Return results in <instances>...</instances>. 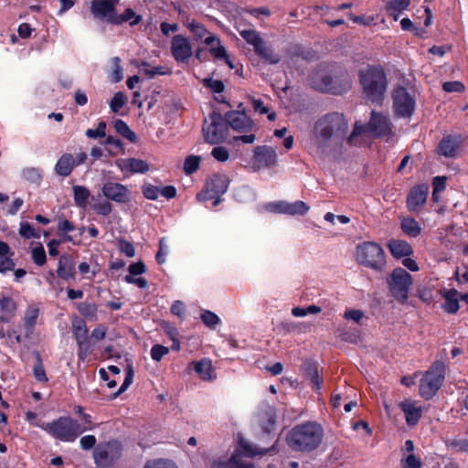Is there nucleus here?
Listing matches in <instances>:
<instances>
[{
  "mask_svg": "<svg viewBox=\"0 0 468 468\" xmlns=\"http://www.w3.org/2000/svg\"><path fill=\"white\" fill-rule=\"evenodd\" d=\"M393 125L388 116L372 111L367 124L356 122L352 133L348 137L350 144L362 146L367 144V137L383 138L392 135Z\"/></svg>",
  "mask_w": 468,
  "mask_h": 468,
  "instance_id": "nucleus-1",
  "label": "nucleus"
},
{
  "mask_svg": "<svg viewBox=\"0 0 468 468\" xmlns=\"http://www.w3.org/2000/svg\"><path fill=\"white\" fill-rule=\"evenodd\" d=\"M324 436L320 424L308 421L293 427L287 435L288 445L297 452H312L319 447Z\"/></svg>",
  "mask_w": 468,
  "mask_h": 468,
  "instance_id": "nucleus-2",
  "label": "nucleus"
},
{
  "mask_svg": "<svg viewBox=\"0 0 468 468\" xmlns=\"http://www.w3.org/2000/svg\"><path fill=\"white\" fill-rule=\"evenodd\" d=\"M360 83L363 91L371 102L380 104L388 87V80L384 69L380 66L368 67L360 72Z\"/></svg>",
  "mask_w": 468,
  "mask_h": 468,
  "instance_id": "nucleus-3",
  "label": "nucleus"
},
{
  "mask_svg": "<svg viewBox=\"0 0 468 468\" xmlns=\"http://www.w3.org/2000/svg\"><path fill=\"white\" fill-rule=\"evenodd\" d=\"M347 129L348 124L344 115L333 112L315 122L314 135L317 144H324L335 136L345 135Z\"/></svg>",
  "mask_w": 468,
  "mask_h": 468,
  "instance_id": "nucleus-4",
  "label": "nucleus"
},
{
  "mask_svg": "<svg viewBox=\"0 0 468 468\" xmlns=\"http://www.w3.org/2000/svg\"><path fill=\"white\" fill-rule=\"evenodd\" d=\"M34 425L63 441H73L81 433L80 424L69 417H60L48 423L34 422Z\"/></svg>",
  "mask_w": 468,
  "mask_h": 468,
  "instance_id": "nucleus-5",
  "label": "nucleus"
},
{
  "mask_svg": "<svg viewBox=\"0 0 468 468\" xmlns=\"http://www.w3.org/2000/svg\"><path fill=\"white\" fill-rule=\"evenodd\" d=\"M210 119V123L205 122L203 125L205 141L210 144H220L227 139L229 127H233L232 112H226L225 117L221 113L214 112Z\"/></svg>",
  "mask_w": 468,
  "mask_h": 468,
  "instance_id": "nucleus-6",
  "label": "nucleus"
},
{
  "mask_svg": "<svg viewBox=\"0 0 468 468\" xmlns=\"http://www.w3.org/2000/svg\"><path fill=\"white\" fill-rule=\"evenodd\" d=\"M356 260L360 265L376 271H382L386 266L382 247L373 241H365L356 246Z\"/></svg>",
  "mask_w": 468,
  "mask_h": 468,
  "instance_id": "nucleus-7",
  "label": "nucleus"
},
{
  "mask_svg": "<svg viewBox=\"0 0 468 468\" xmlns=\"http://www.w3.org/2000/svg\"><path fill=\"white\" fill-rule=\"evenodd\" d=\"M445 375V366L441 361L434 362L423 374L419 387V393L424 399H431L442 385Z\"/></svg>",
  "mask_w": 468,
  "mask_h": 468,
  "instance_id": "nucleus-8",
  "label": "nucleus"
},
{
  "mask_svg": "<svg viewBox=\"0 0 468 468\" xmlns=\"http://www.w3.org/2000/svg\"><path fill=\"white\" fill-rule=\"evenodd\" d=\"M309 83L319 91L333 94H341L349 90L351 86L347 79L343 80H335L324 68L318 69L311 74Z\"/></svg>",
  "mask_w": 468,
  "mask_h": 468,
  "instance_id": "nucleus-9",
  "label": "nucleus"
},
{
  "mask_svg": "<svg viewBox=\"0 0 468 468\" xmlns=\"http://www.w3.org/2000/svg\"><path fill=\"white\" fill-rule=\"evenodd\" d=\"M391 295L399 303H404L412 286L411 275L402 268H396L387 279Z\"/></svg>",
  "mask_w": 468,
  "mask_h": 468,
  "instance_id": "nucleus-10",
  "label": "nucleus"
},
{
  "mask_svg": "<svg viewBox=\"0 0 468 468\" xmlns=\"http://www.w3.org/2000/svg\"><path fill=\"white\" fill-rule=\"evenodd\" d=\"M256 126L253 121L246 115L241 103L236 109V154L241 144H252L256 139Z\"/></svg>",
  "mask_w": 468,
  "mask_h": 468,
  "instance_id": "nucleus-11",
  "label": "nucleus"
},
{
  "mask_svg": "<svg viewBox=\"0 0 468 468\" xmlns=\"http://www.w3.org/2000/svg\"><path fill=\"white\" fill-rule=\"evenodd\" d=\"M239 33L246 42L253 47L255 53L266 62L270 64L280 62L281 57L273 52L271 48L263 41L257 31L253 29L240 30Z\"/></svg>",
  "mask_w": 468,
  "mask_h": 468,
  "instance_id": "nucleus-12",
  "label": "nucleus"
},
{
  "mask_svg": "<svg viewBox=\"0 0 468 468\" xmlns=\"http://www.w3.org/2000/svg\"><path fill=\"white\" fill-rule=\"evenodd\" d=\"M229 183L230 180L225 175L213 176L207 180L205 190L197 194V200L205 202L216 198L213 205L218 206L221 201L218 196L228 190Z\"/></svg>",
  "mask_w": 468,
  "mask_h": 468,
  "instance_id": "nucleus-13",
  "label": "nucleus"
},
{
  "mask_svg": "<svg viewBox=\"0 0 468 468\" xmlns=\"http://www.w3.org/2000/svg\"><path fill=\"white\" fill-rule=\"evenodd\" d=\"M392 98L394 113L397 117L410 118L413 114L416 101L405 88L399 87L395 89Z\"/></svg>",
  "mask_w": 468,
  "mask_h": 468,
  "instance_id": "nucleus-14",
  "label": "nucleus"
},
{
  "mask_svg": "<svg viewBox=\"0 0 468 468\" xmlns=\"http://www.w3.org/2000/svg\"><path fill=\"white\" fill-rule=\"evenodd\" d=\"M72 333L79 347V359L84 361L87 356L91 353V348L88 340V327L83 319L79 317L72 319Z\"/></svg>",
  "mask_w": 468,
  "mask_h": 468,
  "instance_id": "nucleus-15",
  "label": "nucleus"
},
{
  "mask_svg": "<svg viewBox=\"0 0 468 468\" xmlns=\"http://www.w3.org/2000/svg\"><path fill=\"white\" fill-rule=\"evenodd\" d=\"M268 451V449L259 448L240 435L238 437V441L236 442V457L238 455L245 457L261 456L266 454ZM236 468H254V465L250 462H243L236 458Z\"/></svg>",
  "mask_w": 468,
  "mask_h": 468,
  "instance_id": "nucleus-16",
  "label": "nucleus"
},
{
  "mask_svg": "<svg viewBox=\"0 0 468 468\" xmlns=\"http://www.w3.org/2000/svg\"><path fill=\"white\" fill-rule=\"evenodd\" d=\"M277 164V154L276 151L267 145L258 146L253 151L251 159V168L253 170H259L264 167H271Z\"/></svg>",
  "mask_w": 468,
  "mask_h": 468,
  "instance_id": "nucleus-17",
  "label": "nucleus"
},
{
  "mask_svg": "<svg viewBox=\"0 0 468 468\" xmlns=\"http://www.w3.org/2000/svg\"><path fill=\"white\" fill-rule=\"evenodd\" d=\"M120 455V447L116 442L98 447L94 452V461L101 468L111 465Z\"/></svg>",
  "mask_w": 468,
  "mask_h": 468,
  "instance_id": "nucleus-18",
  "label": "nucleus"
},
{
  "mask_svg": "<svg viewBox=\"0 0 468 468\" xmlns=\"http://www.w3.org/2000/svg\"><path fill=\"white\" fill-rule=\"evenodd\" d=\"M117 0H93L91 2V13L95 17L113 24L115 21V5Z\"/></svg>",
  "mask_w": 468,
  "mask_h": 468,
  "instance_id": "nucleus-19",
  "label": "nucleus"
},
{
  "mask_svg": "<svg viewBox=\"0 0 468 468\" xmlns=\"http://www.w3.org/2000/svg\"><path fill=\"white\" fill-rule=\"evenodd\" d=\"M171 52L177 62H186L193 53L188 39L181 35H176L173 37Z\"/></svg>",
  "mask_w": 468,
  "mask_h": 468,
  "instance_id": "nucleus-20",
  "label": "nucleus"
},
{
  "mask_svg": "<svg viewBox=\"0 0 468 468\" xmlns=\"http://www.w3.org/2000/svg\"><path fill=\"white\" fill-rule=\"evenodd\" d=\"M429 186L427 184L418 185L412 187L407 197V207L411 212L418 211L427 200Z\"/></svg>",
  "mask_w": 468,
  "mask_h": 468,
  "instance_id": "nucleus-21",
  "label": "nucleus"
},
{
  "mask_svg": "<svg viewBox=\"0 0 468 468\" xmlns=\"http://www.w3.org/2000/svg\"><path fill=\"white\" fill-rule=\"evenodd\" d=\"M102 193L108 199L119 203L126 202L130 197L128 187L119 183H106L102 187Z\"/></svg>",
  "mask_w": 468,
  "mask_h": 468,
  "instance_id": "nucleus-22",
  "label": "nucleus"
},
{
  "mask_svg": "<svg viewBox=\"0 0 468 468\" xmlns=\"http://www.w3.org/2000/svg\"><path fill=\"white\" fill-rule=\"evenodd\" d=\"M399 407L403 411L409 426H415L419 422L422 415V408L416 400L405 399L399 404Z\"/></svg>",
  "mask_w": 468,
  "mask_h": 468,
  "instance_id": "nucleus-23",
  "label": "nucleus"
},
{
  "mask_svg": "<svg viewBox=\"0 0 468 468\" xmlns=\"http://www.w3.org/2000/svg\"><path fill=\"white\" fill-rule=\"evenodd\" d=\"M461 138L455 135L444 136L439 143L437 152L440 155L454 158L458 155Z\"/></svg>",
  "mask_w": 468,
  "mask_h": 468,
  "instance_id": "nucleus-24",
  "label": "nucleus"
},
{
  "mask_svg": "<svg viewBox=\"0 0 468 468\" xmlns=\"http://www.w3.org/2000/svg\"><path fill=\"white\" fill-rule=\"evenodd\" d=\"M257 421L262 432L271 433L276 426L275 410L272 407H267L257 415Z\"/></svg>",
  "mask_w": 468,
  "mask_h": 468,
  "instance_id": "nucleus-25",
  "label": "nucleus"
},
{
  "mask_svg": "<svg viewBox=\"0 0 468 468\" xmlns=\"http://www.w3.org/2000/svg\"><path fill=\"white\" fill-rule=\"evenodd\" d=\"M388 248L394 258L400 259L412 254L413 250L409 242L402 239H392L388 242Z\"/></svg>",
  "mask_w": 468,
  "mask_h": 468,
  "instance_id": "nucleus-26",
  "label": "nucleus"
},
{
  "mask_svg": "<svg viewBox=\"0 0 468 468\" xmlns=\"http://www.w3.org/2000/svg\"><path fill=\"white\" fill-rule=\"evenodd\" d=\"M117 165L122 171H129L133 174H144L149 170L148 164L142 159L128 158L125 160L119 161Z\"/></svg>",
  "mask_w": 468,
  "mask_h": 468,
  "instance_id": "nucleus-27",
  "label": "nucleus"
},
{
  "mask_svg": "<svg viewBox=\"0 0 468 468\" xmlns=\"http://www.w3.org/2000/svg\"><path fill=\"white\" fill-rule=\"evenodd\" d=\"M190 31L197 40L203 41L206 45L214 44L217 36L208 32L201 24L192 22L188 25Z\"/></svg>",
  "mask_w": 468,
  "mask_h": 468,
  "instance_id": "nucleus-28",
  "label": "nucleus"
},
{
  "mask_svg": "<svg viewBox=\"0 0 468 468\" xmlns=\"http://www.w3.org/2000/svg\"><path fill=\"white\" fill-rule=\"evenodd\" d=\"M76 165L74 157L69 154H64L58 160L55 165V171L61 176H68L70 175L73 167Z\"/></svg>",
  "mask_w": 468,
  "mask_h": 468,
  "instance_id": "nucleus-29",
  "label": "nucleus"
},
{
  "mask_svg": "<svg viewBox=\"0 0 468 468\" xmlns=\"http://www.w3.org/2000/svg\"><path fill=\"white\" fill-rule=\"evenodd\" d=\"M39 310L34 306L27 309L23 318L24 328L26 330V338H29L34 332V328L38 318Z\"/></svg>",
  "mask_w": 468,
  "mask_h": 468,
  "instance_id": "nucleus-30",
  "label": "nucleus"
},
{
  "mask_svg": "<svg viewBox=\"0 0 468 468\" xmlns=\"http://www.w3.org/2000/svg\"><path fill=\"white\" fill-rule=\"evenodd\" d=\"M411 0H388L386 5V11L394 20H398L401 14L406 11Z\"/></svg>",
  "mask_w": 468,
  "mask_h": 468,
  "instance_id": "nucleus-31",
  "label": "nucleus"
},
{
  "mask_svg": "<svg viewBox=\"0 0 468 468\" xmlns=\"http://www.w3.org/2000/svg\"><path fill=\"white\" fill-rule=\"evenodd\" d=\"M445 300L443 309L448 314H455L459 310L458 292L454 289L447 290L442 293Z\"/></svg>",
  "mask_w": 468,
  "mask_h": 468,
  "instance_id": "nucleus-32",
  "label": "nucleus"
},
{
  "mask_svg": "<svg viewBox=\"0 0 468 468\" xmlns=\"http://www.w3.org/2000/svg\"><path fill=\"white\" fill-rule=\"evenodd\" d=\"M10 248L3 241H0V272L11 271L15 264L10 258Z\"/></svg>",
  "mask_w": 468,
  "mask_h": 468,
  "instance_id": "nucleus-33",
  "label": "nucleus"
},
{
  "mask_svg": "<svg viewBox=\"0 0 468 468\" xmlns=\"http://www.w3.org/2000/svg\"><path fill=\"white\" fill-rule=\"evenodd\" d=\"M401 229L410 237H418L421 233V227L413 218H405L401 220Z\"/></svg>",
  "mask_w": 468,
  "mask_h": 468,
  "instance_id": "nucleus-34",
  "label": "nucleus"
},
{
  "mask_svg": "<svg viewBox=\"0 0 468 468\" xmlns=\"http://www.w3.org/2000/svg\"><path fill=\"white\" fill-rule=\"evenodd\" d=\"M121 63L122 59L119 57H113L110 59L111 69L109 70V77L114 83H117L123 79V69Z\"/></svg>",
  "mask_w": 468,
  "mask_h": 468,
  "instance_id": "nucleus-35",
  "label": "nucleus"
},
{
  "mask_svg": "<svg viewBox=\"0 0 468 468\" xmlns=\"http://www.w3.org/2000/svg\"><path fill=\"white\" fill-rule=\"evenodd\" d=\"M209 47L208 50L211 55H213L218 59L225 60L229 68H234V65L229 59V57L227 54L226 48L221 45L220 40L217 37V41L214 44L207 45Z\"/></svg>",
  "mask_w": 468,
  "mask_h": 468,
  "instance_id": "nucleus-36",
  "label": "nucleus"
},
{
  "mask_svg": "<svg viewBox=\"0 0 468 468\" xmlns=\"http://www.w3.org/2000/svg\"><path fill=\"white\" fill-rule=\"evenodd\" d=\"M195 370L204 380H210L213 378V369L211 361L208 359H202L195 364Z\"/></svg>",
  "mask_w": 468,
  "mask_h": 468,
  "instance_id": "nucleus-37",
  "label": "nucleus"
},
{
  "mask_svg": "<svg viewBox=\"0 0 468 468\" xmlns=\"http://www.w3.org/2000/svg\"><path fill=\"white\" fill-rule=\"evenodd\" d=\"M77 308L80 314L93 321L97 320V305L93 303L82 302L78 303Z\"/></svg>",
  "mask_w": 468,
  "mask_h": 468,
  "instance_id": "nucleus-38",
  "label": "nucleus"
},
{
  "mask_svg": "<svg viewBox=\"0 0 468 468\" xmlns=\"http://www.w3.org/2000/svg\"><path fill=\"white\" fill-rule=\"evenodd\" d=\"M309 206L303 201L287 202L286 214L291 216L305 215L309 211Z\"/></svg>",
  "mask_w": 468,
  "mask_h": 468,
  "instance_id": "nucleus-39",
  "label": "nucleus"
},
{
  "mask_svg": "<svg viewBox=\"0 0 468 468\" xmlns=\"http://www.w3.org/2000/svg\"><path fill=\"white\" fill-rule=\"evenodd\" d=\"M73 195L76 205L80 207H85L90 197L89 190L84 186H75Z\"/></svg>",
  "mask_w": 468,
  "mask_h": 468,
  "instance_id": "nucleus-40",
  "label": "nucleus"
},
{
  "mask_svg": "<svg viewBox=\"0 0 468 468\" xmlns=\"http://www.w3.org/2000/svg\"><path fill=\"white\" fill-rule=\"evenodd\" d=\"M115 131L122 135L124 138L128 139L131 142L136 141L135 133L129 128L125 122L122 120H115L113 123Z\"/></svg>",
  "mask_w": 468,
  "mask_h": 468,
  "instance_id": "nucleus-41",
  "label": "nucleus"
},
{
  "mask_svg": "<svg viewBox=\"0 0 468 468\" xmlns=\"http://www.w3.org/2000/svg\"><path fill=\"white\" fill-rule=\"evenodd\" d=\"M58 274L62 279L68 280L72 277V265L65 257L59 259Z\"/></svg>",
  "mask_w": 468,
  "mask_h": 468,
  "instance_id": "nucleus-42",
  "label": "nucleus"
},
{
  "mask_svg": "<svg viewBox=\"0 0 468 468\" xmlns=\"http://www.w3.org/2000/svg\"><path fill=\"white\" fill-rule=\"evenodd\" d=\"M307 376L313 384L314 388L319 391L323 386V378L319 375L317 367L310 366L307 369Z\"/></svg>",
  "mask_w": 468,
  "mask_h": 468,
  "instance_id": "nucleus-43",
  "label": "nucleus"
},
{
  "mask_svg": "<svg viewBox=\"0 0 468 468\" xmlns=\"http://www.w3.org/2000/svg\"><path fill=\"white\" fill-rule=\"evenodd\" d=\"M133 18L134 19L130 23L132 26L138 24L142 19L140 16H136L132 9L128 8L122 16L116 15L115 21L113 24H122L123 22L132 20Z\"/></svg>",
  "mask_w": 468,
  "mask_h": 468,
  "instance_id": "nucleus-44",
  "label": "nucleus"
},
{
  "mask_svg": "<svg viewBox=\"0 0 468 468\" xmlns=\"http://www.w3.org/2000/svg\"><path fill=\"white\" fill-rule=\"evenodd\" d=\"M201 158L197 155H188L184 163V171L186 175H191L196 172L200 164Z\"/></svg>",
  "mask_w": 468,
  "mask_h": 468,
  "instance_id": "nucleus-45",
  "label": "nucleus"
},
{
  "mask_svg": "<svg viewBox=\"0 0 468 468\" xmlns=\"http://www.w3.org/2000/svg\"><path fill=\"white\" fill-rule=\"evenodd\" d=\"M144 468H177V466L170 460L155 459L147 461Z\"/></svg>",
  "mask_w": 468,
  "mask_h": 468,
  "instance_id": "nucleus-46",
  "label": "nucleus"
},
{
  "mask_svg": "<svg viewBox=\"0 0 468 468\" xmlns=\"http://www.w3.org/2000/svg\"><path fill=\"white\" fill-rule=\"evenodd\" d=\"M448 445L453 452L468 453V438L451 440Z\"/></svg>",
  "mask_w": 468,
  "mask_h": 468,
  "instance_id": "nucleus-47",
  "label": "nucleus"
},
{
  "mask_svg": "<svg viewBox=\"0 0 468 468\" xmlns=\"http://www.w3.org/2000/svg\"><path fill=\"white\" fill-rule=\"evenodd\" d=\"M139 69L149 78H154L156 75H165L167 73L165 70H164L163 67L150 68V65L147 62H142V64L139 66Z\"/></svg>",
  "mask_w": 468,
  "mask_h": 468,
  "instance_id": "nucleus-48",
  "label": "nucleus"
},
{
  "mask_svg": "<svg viewBox=\"0 0 468 468\" xmlns=\"http://www.w3.org/2000/svg\"><path fill=\"white\" fill-rule=\"evenodd\" d=\"M126 100L127 99L122 92H116L110 102L111 110L113 112H117L125 104Z\"/></svg>",
  "mask_w": 468,
  "mask_h": 468,
  "instance_id": "nucleus-49",
  "label": "nucleus"
},
{
  "mask_svg": "<svg viewBox=\"0 0 468 468\" xmlns=\"http://www.w3.org/2000/svg\"><path fill=\"white\" fill-rule=\"evenodd\" d=\"M201 319L209 328H214L219 322L218 316L210 311H204L201 314Z\"/></svg>",
  "mask_w": 468,
  "mask_h": 468,
  "instance_id": "nucleus-50",
  "label": "nucleus"
},
{
  "mask_svg": "<svg viewBox=\"0 0 468 468\" xmlns=\"http://www.w3.org/2000/svg\"><path fill=\"white\" fill-rule=\"evenodd\" d=\"M421 460L417 457L414 453L408 454L402 460L403 468H421Z\"/></svg>",
  "mask_w": 468,
  "mask_h": 468,
  "instance_id": "nucleus-51",
  "label": "nucleus"
},
{
  "mask_svg": "<svg viewBox=\"0 0 468 468\" xmlns=\"http://www.w3.org/2000/svg\"><path fill=\"white\" fill-rule=\"evenodd\" d=\"M23 176L29 182L37 183L41 179V172L34 167H27L23 170Z\"/></svg>",
  "mask_w": 468,
  "mask_h": 468,
  "instance_id": "nucleus-52",
  "label": "nucleus"
},
{
  "mask_svg": "<svg viewBox=\"0 0 468 468\" xmlns=\"http://www.w3.org/2000/svg\"><path fill=\"white\" fill-rule=\"evenodd\" d=\"M442 89L446 92H463L465 87L463 82L455 80V81H446L442 84Z\"/></svg>",
  "mask_w": 468,
  "mask_h": 468,
  "instance_id": "nucleus-53",
  "label": "nucleus"
},
{
  "mask_svg": "<svg viewBox=\"0 0 468 468\" xmlns=\"http://www.w3.org/2000/svg\"><path fill=\"white\" fill-rule=\"evenodd\" d=\"M133 367H132L131 365H129L128 366V370H127V375H126V378H124L123 383L119 388L117 392L112 395V397L114 399L117 398L119 395H121L122 392H124L130 387V385L133 382Z\"/></svg>",
  "mask_w": 468,
  "mask_h": 468,
  "instance_id": "nucleus-54",
  "label": "nucleus"
},
{
  "mask_svg": "<svg viewBox=\"0 0 468 468\" xmlns=\"http://www.w3.org/2000/svg\"><path fill=\"white\" fill-rule=\"evenodd\" d=\"M105 129H106V123L104 122H101L96 129H88L86 131V135L89 138H101L105 136Z\"/></svg>",
  "mask_w": 468,
  "mask_h": 468,
  "instance_id": "nucleus-55",
  "label": "nucleus"
},
{
  "mask_svg": "<svg viewBox=\"0 0 468 468\" xmlns=\"http://www.w3.org/2000/svg\"><path fill=\"white\" fill-rule=\"evenodd\" d=\"M32 259L39 266L46 262V252L41 245L32 250Z\"/></svg>",
  "mask_w": 468,
  "mask_h": 468,
  "instance_id": "nucleus-56",
  "label": "nucleus"
},
{
  "mask_svg": "<svg viewBox=\"0 0 468 468\" xmlns=\"http://www.w3.org/2000/svg\"><path fill=\"white\" fill-rule=\"evenodd\" d=\"M203 84L205 87L209 88L211 90L217 93H220L224 90V84L221 80L213 79H204Z\"/></svg>",
  "mask_w": 468,
  "mask_h": 468,
  "instance_id": "nucleus-57",
  "label": "nucleus"
},
{
  "mask_svg": "<svg viewBox=\"0 0 468 468\" xmlns=\"http://www.w3.org/2000/svg\"><path fill=\"white\" fill-rule=\"evenodd\" d=\"M211 154L216 160L219 162H225L229 158V152L223 146L214 147Z\"/></svg>",
  "mask_w": 468,
  "mask_h": 468,
  "instance_id": "nucleus-58",
  "label": "nucleus"
},
{
  "mask_svg": "<svg viewBox=\"0 0 468 468\" xmlns=\"http://www.w3.org/2000/svg\"><path fill=\"white\" fill-rule=\"evenodd\" d=\"M19 234L26 239L38 237V233L35 230V229L27 222L21 223Z\"/></svg>",
  "mask_w": 468,
  "mask_h": 468,
  "instance_id": "nucleus-59",
  "label": "nucleus"
},
{
  "mask_svg": "<svg viewBox=\"0 0 468 468\" xmlns=\"http://www.w3.org/2000/svg\"><path fill=\"white\" fill-rule=\"evenodd\" d=\"M169 349L161 345H154L151 349V356L155 361H160L164 356L168 354Z\"/></svg>",
  "mask_w": 468,
  "mask_h": 468,
  "instance_id": "nucleus-60",
  "label": "nucleus"
},
{
  "mask_svg": "<svg viewBox=\"0 0 468 468\" xmlns=\"http://www.w3.org/2000/svg\"><path fill=\"white\" fill-rule=\"evenodd\" d=\"M211 468H234V453L226 459L215 461Z\"/></svg>",
  "mask_w": 468,
  "mask_h": 468,
  "instance_id": "nucleus-61",
  "label": "nucleus"
},
{
  "mask_svg": "<svg viewBox=\"0 0 468 468\" xmlns=\"http://www.w3.org/2000/svg\"><path fill=\"white\" fill-rule=\"evenodd\" d=\"M0 306L3 312L11 315L14 314L16 309V303L11 298H3L0 301Z\"/></svg>",
  "mask_w": 468,
  "mask_h": 468,
  "instance_id": "nucleus-62",
  "label": "nucleus"
},
{
  "mask_svg": "<svg viewBox=\"0 0 468 468\" xmlns=\"http://www.w3.org/2000/svg\"><path fill=\"white\" fill-rule=\"evenodd\" d=\"M364 317V313L361 310L347 309L344 314V318L346 320H352L356 323H359Z\"/></svg>",
  "mask_w": 468,
  "mask_h": 468,
  "instance_id": "nucleus-63",
  "label": "nucleus"
},
{
  "mask_svg": "<svg viewBox=\"0 0 468 468\" xmlns=\"http://www.w3.org/2000/svg\"><path fill=\"white\" fill-rule=\"evenodd\" d=\"M119 249L123 254H125L129 258H133L135 255V250L133 244L129 241L121 240Z\"/></svg>",
  "mask_w": 468,
  "mask_h": 468,
  "instance_id": "nucleus-64",
  "label": "nucleus"
}]
</instances>
